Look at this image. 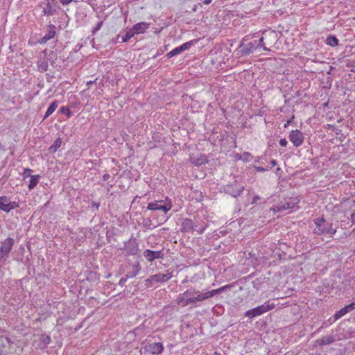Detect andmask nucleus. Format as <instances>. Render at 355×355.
I'll use <instances>...</instances> for the list:
<instances>
[{"instance_id":"obj_56","label":"nucleus","mask_w":355,"mask_h":355,"mask_svg":"<svg viewBox=\"0 0 355 355\" xmlns=\"http://www.w3.org/2000/svg\"><path fill=\"white\" fill-rule=\"evenodd\" d=\"M211 1H212V0H204L203 1V3L206 4V5H208V4L211 3Z\"/></svg>"},{"instance_id":"obj_18","label":"nucleus","mask_w":355,"mask_h":355,"mask_svg":"<svg viewBox=\"0 0 355 355\" xmlns=\"http://www.w3.org/2000/svg\"><path fill=\"white\" fill-rule=\"evenodd\" d=\"M148 27L149 24L146 22H139L135 24L132 29L135 34H141L144 33Z\"/></svg>"},{"instance_id":"obj_50","label":"nucleus","mask_w":355,"mask_h":355,"mask_svg":"<svg viewBox=\"0 0 355 355\" xmlns=\"http://www.w3.org/2000/svg\"><path fill=\"white\" fill-rule=\"evenodd\" d=\"M100 204L98 202H92V208H95L96 209H98L99 207Z\"/></svg>"},{"instance_id":"obj_24","label":"nucleus","mask_w":355,"mask_h":355,"mask_svg":"<svg viewBox=\"0 0 355 355\" xmlns=\"http://www.w3.org/2000/svg\"><path fill=\"white\" fill-rule=\"evenodd\" d=\"M347 313V309L344 306L343 308H342L341 309H340L339 311H336L334 313V315H333L332 321L330 322V324L335 322L336 320H338V319H340V318H342Z\"/></svg>"},{"instance_id":"obj_61","label":"nucleus","mask_w":355,"mask_h":355,"mask_svg":"<svg viewBox=\"0 0 355 355\" xmlns=\"http://www.w3.org/2000/svg\"><path fill=\"white\" fill-rule=\"evenodd\" d=\"M5 150L4 146L0 143V151L1 150Z\"/></svg>"},{"instance_id":"obj_23","label":"nucleus","mask_w":355,"mask_h":355,"mask_svg":"<svg viewBox=\"0 0 355 355\" xmlns=\"http://www.w3.org/2000/svg\"><path fill=\"white\" fill-rule=\"evenodd\" d=\"M62 140L60 138H57L53 144L49 148L48 151L49 153H55L57 150L61 146Z\"/></svg>"},{"instance_id":"obj_4","label":"nucleus","mask_w":355,"mask_h":355,"mask_svg":"<svg viewBox=\"0 0 355 355\" xmlns=\"http://www.w3.org/2000/svg\"><path fill=\"white\" fill-rule=\"evenodd\" d=\"M172 207L171 200L168 198L165 201L157 200L153 202L148 203L147 209L151 211H162L165 214L167 213Z\"/></svg>"},{"instance_id":"obj_19","label":"nucleus","mask_w":355,"mask_h":355,"mask_svg":"<svg viewBox=\"0 0 355 355\" xmlns=\"http://www.w3.org/2000/svg\"><path fill=\"white\" fill-rule=\"evenodd\" d=\"M9 201H10V199L7 196H1L0 197V209L6 213L10 212V207H10Z\"/></svg>"},{"instance_id":"obj_12","label":"nucleus","mask_w":355,"mask_h":355,"mask_svg":"<svg viewBox=\"0 0 355 355\" xmlns=\"http://www.w3.org/2000/svg\"><path fill=\"white\" fill-rule=\"evenodd\" d=\"M196 227L193 220L190 218H185L182 222L180 230L182 232L188 233L191 231L196 230Z\"/></svg>"},{"instance_id":"obj_44","label":"nucleus","mask_w":355,"mask_h":355,"mask_svg":"<svg viewBox=\"0 0 355 355\" xmlns=\"http://www.w3.org/2000/svg\"><path fill=\"white\" fill-rule=\"evenodd\" d=\"M349 219L352 222V225H355V210L351 214Z\"/></svg>"},{"instance_id":"obj_27","label":"nucleus","mask_w":355,"mask_h":355,"mask_svg":"<svg viewBox=\"0 0 355 355\" xmlns=\"http://www.w3.org/2000/svg\"><path fill=\"white\" fill-rule=\"evenodd\" d=\"M207 159L206 157V156L205 155H202L200 156V157H198V158H193L191 159V162L196 165V166H201V165H203V164H205L206 163H207Z\"/></svg>"},{"instance_id":"obj_52","label":"nucleus","mask_w":355,"mask_h":355,"mask_svg":"<svg viewBox=\"0 0 355 355\" xmlns=\"http://www.w3.org/2000/svg\"><path fill=\"white\" fill-rule=\"evenodd\" d=\"M205 228H206V227H200L199 230H197L198 233L200 234H202L204 232Z\"/></svg>"},{"instance_id":"obj_16","label":"nucleus","mask_w":355,"mask_h":355,"mask_svg":"<svg viewBox=\"0 0 355 355\" xmlns=\"http://www.w3.org/2000/svg\"><path fill=\"white\" fill-rule=\"evenodd\" d=\"M297 204V202H295L294 200L290 199L288 200L281 202L276 207L277 211L288 210L293 209L295 205Z\"/></svg>"},{"instance_id":"obj_31","label":"nucleus","mask_w":355,"mask_h":355,"mask_svg":"<svg viewBox=\"0 0 355 355\" xmlns=\"http://www.w3.org/2000/svg\"><path fill=\"white\" fill-rule=\"evenodd\" d=\"M264 279H265V277H259V278H257L256 279L252 281V284L254 288H255L256 290H259L261 285L263 283Z\"/></svg>"},{"instance_id":"obj_9","label":"nucleus","mask_w":355,"mask_h":355,"mask_svg":"<svg viewBox=\"0 0 355 355\" xmlns=\"http://www.w3.org/2000/svg\"><path fill=\"white\" fill-rule=\"evenodd\" d=\"M144 257L145 259L149 261L153 262L157 259H163L164 257V253L163 252V250L158 251H153L149 249L144 250Z\"/></svg>"},{"instance_id":"obj_17","label":"nucleus","mask_w":355,"mask_h":355,"mask_svg":"<svg viewBox=\"0 0 355 355\" xmlns=\"http://www.w3.org/2000/svg\"><path fill=\"white\" fill-rule=\"evenodd\" d=\"M56 6L48 1L44 3L42 12L45 16H51L53 15L56 12Z\"/></svg>"},{"instance_id":"obj_34","label":"nucleus","mask_w":355,"mask_h":355,"mask_svg":"<svg viewBox=\"0 0 355 355\" xmlns=\"http://www.w3.org/2000/svg\"><path fill=\"white\" fill-rule=\"evenodd\" d=\"M135 33L132 31V29L129 30L127 31L126 34L123 36L122 37V42H128L130 38H132L134 36Z\"/></svg>"},{"instance_id":"obj_53","label":"nucleus","mask_w":355,"mask_h":355,"mask_svg":"<svg viewBox=\"0 0 355 355\" xmlns=\"http://www.w3.org/2000/svg\"><path fill=\"white\" fill-rule=\"evenodd\" d=\"M270 164H271L272 166H276L277 164V161L275 159H272L270 161Z\"/></svg>"},{"instance_id":"obj_10","label":"nucleus","mask_w":355,"mask_h":355,"mask_svg":"<svg viewBox=\"0 0 355 355\" xmlns=\"http://www.w3.org/2000/svg\"><path fill=\"white\" fill-rule=\"evenodd\" d=\"M56 34V27L53 24H49L46 28V33L38 40L40 44H44L49 40L53 39Z\"/></svg>"},{"instance_id":"obj_13","label":"nucleus","mask_w":355,"mask_h":355,"mask_svg":"<svg viewBox=\"0 0 355 355\" xmlns=\"http://www.w3.org/2000/svg\"><path fill=\"white\" fill-rule=\"evenodd\" d=\"M191 289L192 295L196 296V300L199 302L200 304V302L212 297L210 291H205V292H200L199 291H196L195 288H191Z\"/></svg>"},{"instance_id":"obj_21","label":"nucleus","mask_w":355,"mask_h":355,"mask_svg":"<svg viewBox=\"0 0 355 355\" xmlns=\"http://www.w3.org/2000/svg\"><path fill=\"white\" fill-rule=\"evenodd\" d=\"M141 268L140 263L138 261L136 262L132 266V270L127 272V274H126L127 277L133 278V277H136L139 274V271L141 270Z\"/></svg>"},{"instance_id":"obj_26","label":"nucleus","mask_w":355,"mask_h":355,"mask_svg":"<svg viewBox=\"0 0 355 355\" xmlns=\"http://www.w3.org/2000/svg\"><path fill=\"white\" fill-rule=\"evenodd\" d=\"M40 178V175H31V180L28 185V188L29 190H32L36 187L39 182Z\"/></svg>"},{"instance_id":"obj_41","label":"nucleus","mask_w":355,"mask_h":355,"mask_svg":"<svg viewBox=\"0 0 355 355\" xmlns=\"http://www.w3.org/2000/svg\"><path fill=\"white\" fill-rule=\"evenodd\" d=\"M144 227H146V228H148V229H150V225H151V220L150 218H146L144 219Z\"/></svg>"},{"instance_id":"obj_8","label":"nucleus","mask_w":355,"mask_h":355,"mask_svg":"<svg viewBox=\"0 0 355 355\" xmlns=\"http://www.w3.org/2000/svg\"><path fill=\"white\" fill-rule=\"evenodd\" d=\"M289 139L295 147L302 145L304 141V137L302 132L299 130H292L289 134Z\"/></svg>"},{"instance_id":"obj_47","label":"nucleus","mask_w":355,"mask_h":355,"mask_svg":"<svg viewBox=\"0 0 355 355\" xmlns=\"http://www.w3.org/2000/svg\"><path fill=\"white\" fill-rule=\"evenodd\" d=\"M32 171H33L31 169H30V168H25L24 171V176H31V173Z\"/></svg>"},{"instance_id":"obj_35","label":"nucleus","mask_w":355,"mask_h":355,"mask_svg":"<svg viewBox=\"0 0 355 355\" xmlns=\"http://www.w3.org/2000/svg\"><path fill=\"white\" fill-rule=\"evenodd\" d=\"M41 340L44 343V345L45 346H46L47 345H49L51 343V338L48 335L42 334L41 336Z\"/></svg>"},{"instance_id":"obj_45","label":"nucleus","mask_w":355,"mask_h":355,"mask_svg":"<svg viewBox=\"0 0 355 355\" xmlns=\"http://www.w3.org/2000/svg\"><path fill=\"white\" fill-rule=\"evenodd\" d=\"M288 142L285 138L281 139L279 141V145L282 147H286Z\"/></svg>"},{"instance_id":"obj_3","label":"nucleus","mask_w":355,"mask_h":355,"mask_svg":"<svg viewBox=\"0 0 355 355\" xmlns=\"http://www.w3.org/2000/svg\"><path fill=\"white\" fill-rule=\"evenodd\" d=\"M245 189V187L239 183L235 176H233L232 181L223 186V191L234 198H237L241 195Z\"/></svg>"},{"instance_id":"obj_40","label":"nucleus","mask_w":355,"mask_h":355,"mask_svg":"<svg viewBox=\"0 0 355 355\" xmlns=\"http://www.w3.org/2000/svg\"><path fill=\"white\" fill-rule=\"evenodd\" d=\"M345 307L347 309V313L354 310L355 309V302H352V303L345 306Z\"/></svg>"},{"instance_id":"obj_48","label":"nucleus","mask_w":355,"mask_h":355,"mask_svg":"<svg viewBox=\"0 0 355 355\" xmlns=\"http://www.w3.org/2000/svg\"><path fill=\"white\" fill-rule=\"evenodd\" d=\"M261 199L260 196L256 195L253 197L252 200L251 202L252 204H255L257 202L258 200Z\"/></svg>"},{"instance_id":"obj_20","label":"nucleus","mask_w":355,"mask_h":355,"mask_svg":"<svg viewBox=\"0 0 355 355\" xmlns=\"http://www.w3.org/2000/svg\"><path fill=\"white\" fill-rule=\"evenodd\" d=\"M335 341V338L334 336H324L322 338L317 339L315 340V343L320 346H323L326 345H329L333 343Z\"/></svg>"},{"instance_id":"obj_6","label":"nucleus","mask_w":355,"mask_h":355,"mask_svg":"<svg viewBox=\"0 0 355 355\" xmlns=\"http://www.w3.org/2000/svg\"><path fill=\"white\" fill-rule=\"evenodd\" d=\"M120 250L125 251V256L136 255L139 252V244L137 239L132 237L123 243V247Z\"/></svg>"},{"instance_id":"obj_39","label":"nucleus","mask_w":355,"mask_h":355,"mask_svg":"<svg viewBox=\"0 0 355 355\" xmlns=\"http://www.w3.org/2000/svg\"><path fill=\"white\" fill-rule=\"evenodd\" d=\"M103 26V21H101L97 23V24L96 25V26L93 28L92 33V35H94L95 33L100 30V28H101V26Z\"/></svg>"},{"instance_id":"obj_38","label":"nucleus","mask_w":355,"mask_h":355,"mask_svg":"<svg viewBox=\"0 0 355 355\" xmlns=\"http://www.w3.org/2000/svg\"><path fill=\"white\" fill-rule=\"evenodd\" d=\"M39 68L42 70V71H46L48 69V63L46 61H42L39 64Z\"/></svg>"},{"instance_id":"obj_7","label":"nucleus","mask_w":355,"mask_h":355,"mask_svg":"<svg viewBox=\"0 0 355 355\" xmlns=\"http://www.w3.org/2000/svg\"><path fill=\"white\" fill-rule=\"evenodd\" d=\"M15 241L12 238H7L1 242L0 253L6 258H8L14 245Z\"/></svg>"},{"instance_id":"obj_5","label":"nucleus","mask_w":355,"mask_h":355,"mask_svg":"<svg viewBox=\"0 0 355 355\" xmlns=\"http://www.w3.org/2000/svg\"><path fill=\"white\" fill-rule=\"evenodd\" d=\"M274 308V304L272 303L270 304L269 302H267L266 303L261 304L260 306H258L255 308H253L252 309H250L247 311L245 313V316H248L250 318H254L258 315H260Z\"/></svg>"},{"instance_id":"obj_28","label":"nucleus","mask_w":355,"mask_h":355,"mask_svg":"<svg viewBox=\"0 0 355 355\" xmlns=\"http://www.w3.org/2000/svg\"><path fill=\"white\" fill-rule=\"evenodd\" d=\"M230 287H231V286L227 284V285L223 286L222 287H220V288H218L217 289H214V290L210 291L211 297H213L215 295H219V294L226 291Z\"/></svg>"},{"instance_id":"obj_60","label":"nucleus","mask_w":355,"mask_h":355,"mask_svg":"<svg viewBox=\"0 0 355 355\" xmlns=\"http://www.w3.org/2000/svg\"><path fill=\"white\" fill-rule=\"evenodd\" d=\"M254 276V273L249 275L248 276L245 277V279H250Z\"/></svg>"},{"instance_id":"obj_29","label":"nucleus","mask_w":355,"mask_h":355,"mask_svg":"<svg viewBox=\"0 0 355 355\" xmlns=\"http://www.w3.org/2000/svg\"><path fill=\"white\" fill-rule=\"evenodd\" d=\"M182 52V51L180 46H179L178 47L173 49L172 51H171L168 53H166V57L167 58H171L175 55H177L181 53Z\"/></svg>"},{"instance_id":"obj_46","label":"nucleus","mask_w":355,"mask_h":355,"mask_svg":"<svg viewBox=\"0 0 355 355\" xmlns=\"http://www.w3.org/2000/svg\"><path fill=\"white\" fill-rule=\"evenodd\" d=\"M255 168V170L258 172H264V171H266L268 169L267 168H265L263 167H261V166H254Z\"/></svg>"},{"instance_id":"obj_57","label":"nucleus","mask_w":355,"mask_h":355,"mask_svg":"<svg viewBox=\"0 0 355 355\" xmlns=\"http://www.w3.org/2000/svg\"><path fill=\"white\" fill-rule=\"evenodd\" d=\"M197 8H198V5H194L193 6V8H191V12H196L197 10Z\"/></svg>"},{"instance_id":"obj_36","label":"nucleus","mask_w":355,"mask_h":355,"mask_svg":"<svg viewBox=\"0 0 355 355\" xmlns=\"http://www.w3.org/2000/svg\"><path fill=\"white\" fill-rule=\"evenodd\" d=\"M257 44H258V48H260V47H262L263 49L266 51H269L270 49L268 48H266L265 46H264V43H263V37H261L259 40H257Z\"/></svg>"},{"instance_id":"obj_55","label":"nucleus","mask_w":355,"mask_h":355,"mask_svg":"<svg viewBox=\"0 0 355 355\" xmlns=\"http://www.w3.org/2000/svg\"><path fill=\"white\" fill-rule=\"evenodd\" d=\"M162 28H160V29H155L154 31H153V33L155 35H158L161 31H162Z\"/></svg>"},{"instance_id":"obj_62","label":"nucleus","mask_w":355,"mask_h":355,"mask_svg":"<svg viewBox=\"0 0 355 355\" xmlns=\"http://www.w3.org/2000/svg\"><path fill=\"white\" fill-rule=\"evenodd\" d=\"M291 121V119H289L286 121V123L284 125L285 127H286Z\"/></svg>"},{"instance_id":"obj_33","label":"nucleus","mask_w":355,"mask_h":355,"mask_svg":"<svg viewBox=\"0 0 355 355\" xmlns=\"http://www.w3.org/2000/svg\"><path fill=\"white\" fill-rule=\"evenodd\" d=\"M59 111L61 114H65L68 118L72 116V112L69 107H61Z\"/></svg>"},{"instance_id":"obj_11","label":"nucleus","mask_w":355,"mask_h":355,"mask_svg":"<svg viewBox=\"0 0 355 355\" xmlns=\"http://www.w3.org/2000/svg\"><path fill=\"white\" fill-rule=\"evenodd\" d=\"M173 277L172 272H170L168 270H166V274L163 273H157L151 275V279L155 281V282L157 283H164L168 281Z\"/></svg>"},{"instance_id":"obj_1","label":"nucleus","mask_w":355,"mask_h":355,"mask_svg":"<svg viewBox=\"0 0 355 355\" xmlns=\"http://www.w3.org/2000/svg\"><path fill=\"white\" fill-rule=\"evenodd\" d=\"M314 224L316 228L313 230V234L318 236L330 235L331 238L337 232V227L334 226L332 222H328L323 216L314 219Z\"/></svg>"},{"instance_id":"obj_64","label":"nucleus","mask_w":355,"mask_h":355,"mask_svg":"<svg viewBox=\"0 0 355 355\" xmlns=\"http://www.w3.org/2000/svg\"><path fill=\"white\" fill-rule=\"evenodd\" d=\"M276 170H277V171H280V168H277Z\"/></svg>"},{"instance_id":"obj_58","label":"nucleus","mask_w":355,"mask_h":355,"mask_svg":"<svg viewBox=\"0 0 355 355\" xmlns=\"http://www.w3.org/2000/svg\"><path fill=\"white\" fill-rule=\"evenodd\" d=\"M96 80V79L94 81H92V80L88 81L87 83V85L89 86V85H92Z\"/></svg>"},{"instance_id":"obj_42","label":"nucleus","mask_w":355,"mask_h":355,"mask_svg":"<svg viewBox=\"0 0 355 355\" xmlns=\"http://www.w3.org/2000/svg\"><path fill=\"white\" fill-rule=\"evenodd\" d=\"M9 205L10 207V211L17 208V207H19V203L17 202H15V201H9Z\"/></svg>"},{"instance_id":"obj_49","label":"nucleus","mask_w":355,"mask_h":355,"mask_svg":"<svg viewBox=\"0 0 355 355\" xmlns=\"http://www.w3.org/2000/svg\"><path fill=\"white\" fill-rule=\"evenodd\" d=\"M73 0H60V3L63 5V6H67L68 4H69L71 2H72Z\"/></svg>"},{"instance_id":"obj_63","label":"nucleus","mask_w":355,"mask_h":355,"mask_svg":"<svg viewBox=\"0 0 355 355\" xmlns=\"http://www.w3.org/2000/svg\"><path fill=\"white\" fill-rule=\"evenodd\" d=\"M160 55V53H157L153 56V58H156L157 55Z\"/></svg>"},{"instance_id":"obj_32","label":"nucleus","mask_w":355,"mask_h":355,"mask_svg":"<svg viewBox=\"0 0 355 355\" xmlns=\"http://www.w3.org/2000/svg\"><path fill=\"white\" fill-rule=\"evenodd\" d=\"M197 42H198L197 40H191V41L184 43L183 44L180 45V46L183 52L184 51L189 49L191 45L197 43Z\"/></svg>"},{"instance_id":"obj_14","label":"nucleus","mask_w":355,"mask_h":355,"mask_svg":"<svg viewBox=\"0 0 355 355\" xmlns=\"http://www.w3.org/2000/svg\"><path fill=\"white\" fill-rule=\"evenodd\" d=\"M191 289H188L183 293L180 294L179 297L176 299V303L182 307L188 306V297L191 296Z\"/></svg>"},{"instance_id":"obj_51","label":"nucleus","mask_w":355,"mask_h":355,"mask_svg":"<svg viewBox=\"0 0 355 355\" xmlns=\"http://www.w3.org/2000/svg\"><path fill=\"white\" fill-rule=\"evenodd\" d=\"M110 178V175L107 173H105L103 176V179L104 181H107Z\"/></svg>"},{"instance_id":"obj_25","label":"nucleus","mask_w":355,"mask_h":355,"mask_svg":"<svg viewBox=\"0 0 355 355\" xmlns=\"http://www.w3.org/2000/svg\"><path fill=\"white\" fill-rule=\"evenodd\" d=\"M58 107V102L56 101H54L51 103V105L47 108V110L45 113V115L44 116V119L49 117L51 114H53L56 108Z\"/></svg>"},{"instance_id":"obj_15","label":"nucleus","mask_w":355,"mask_h":355,"mask_svg":"<svg viewBox=\"0 0 355 355\" xmlns=\"http://www.w3.org/2000/svg\"><path fill=\"white\" fill-rule=\"evenodd\" d=\"M144 349L153 354H158L163 351L164 347L161 343H153L146 345Z\"/></svg>"},{"instance_id":"obj_2","label":"nucleus","mask_w":355,"mask_h":355,"mask_svg":"<svg viewBox=\"0 0 355 355\" xmlns=\"http://www.w3.org/2000/svg\"><path fill=\"white\" fill-rule=\"evenodd\" d=\"M250 37V35H246L242 39L239 47L236 49L237 55L247 56L258 49L257 40L249 42Z\"/></svg>"},{"instance_id":"obj_54","label":"nucleus","mask_w":355,"mask_h":355,"mask_svg":"<svg viewBox=\"0 0 355 355\" xmlns=\"http://www.w3.org/2000/svg\"><path fill=\"white\" fill-rule=\"evenodd\" d=\"M332 319H333V318H330V319L328 320V322H324L323 323V325H324L325 327H328V325H329V324H330V322H331V321H332Z\"/></svg>"},{"instance_id":"obj_37","label":"nucleus","mask_w":355,"mask_h":355,"mask_svg":"<svg viewBox=\"0 0 355 355\" xmlns=\"http://www.w3.org/2000/svg\"><path fill=\"white\" fill-rule=\"evenodd\" d=\"M154 280L151 279V276H150L148 279H146L144 282L145 286L146 288H150L153 286Z\"/></svg>"},{"instance_id":"obj_59","label":"nucleus","mask_w":355,"mask_h":355,"mask_svg":"<svg viewBox=\"0 0 355 355\" xmlns=\"http://www.w3.org/2000/svg\"><path fill=\"white\" fill-rule=\"evenodd\" d=\"M7 258H6L3 255H2L1 253H0V262L1 261L2 259H6Z\"/></svg>"},{"instance_id":"obj_30","label":"nucleus","mask_w":355,"mask_h":355,"mask_svg":"<svg viewBox=\"0 0 355 355\" xmlns=\"http://www.w3.org/2000/svg\"><path fill=\"white\" fill-rule=\"evenodd\" d=\"M188 306L192 305L194 307H198L200 305L199 302L196 300V297L195 295H191L188 297Z\"/></svg>"},{"instance_id":"obj_22","label":"nucleus","mask_w":355,"mask_h":355,"mask_svg":"<svg viewBox=\"0 0 355 355\" xmlns=\"http://www.w3.org/2000/svg\"><path fill=\"white\" fill-rule=\"evenodd\" d=\"M339 40L338 39L333 35H330L327 36L325 40V43L327 45L334 47L338 45Z\"/></svg>"},{"instance_id":"obj_43","label":"nucleus","mask_w":355,"mask_h":355,"mask_svg":"<svg viewBox=\"0 0 355 355\" xmlns=\"http://www.w3.org/2000/svg\"><path fill=\"white\" fill-rule=\"evenodd\" d=\"M128 279H129V278L127 277L126 275L125 277H121V279L119 280V285L121 286V287L125 286V284L127 282Z\"/></svg>"}]
</instances>
